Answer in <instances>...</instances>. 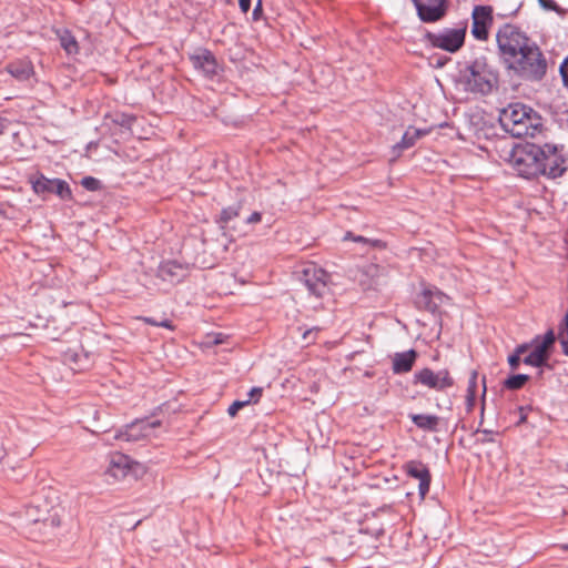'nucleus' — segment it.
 Wrapping results in <instances>:
<instances>
[{
  "mask_svg": "<svg viewBox=\"0 0 568 568\" xmlns=\"http://www.w3.org/2000/svg\"><path fill=\"white\" fill-rule=\"evenodd\" d=\"M424 297L427 298V308L435 311L439 305L444 304L448 297L437 290H426Z\"/></svg>",
  "mask_w": 568,
  "mask_h": 568,
  "instance_id": "nucleus-23",
  "label": "nucleus"
},
{
  "mask_svg": "<svg viewBox=\"0 0 568 568\" xmlns=\"http://www.w3.org/2000/svg\"><path fill=\"white\" fill-rule=\"evenodd\" d=\"M53 187L51 189V193L57 194L62 200L69 199L71 196V190L69 185L59 179H53Z\"/></svg>",
  "mask_w": 568,
  "mask_h": 568,
  "instance_id": "nucleus-25",
  "label": "nucleus"
},
{
  "mask_svg": "<svg viewBox=\"0 0 568 568\" xmlns=\"http://www.w3.org/2000/svg\"><path fill=\"white\" fill-rule=\"evenodd\" d=\"M191 61L194 68L202 71L205 75H213L217 71V63L215 61V58L207 50H196L191 55Z\"/></svg>",
  "mask_w": 568,
  "mask_h": 568,
  "instance_id": "nucleus-16",
  "label": "nucleus"
},
{
  "mask_svg": "<svg viewBox=\"0 0 568 568\" xmlns=\"http://www.w3.org/2000/svg\"><path fill=\"white\" fill-rule=\"evenodd\" d=\"M425 134H427L426 130L408 128L404 133L402 141L393 146V152L396 153L395 156H398L403 150L413 146L415 142Z\"/></svg>",
  "mask_w": 568,
  "mask_h": 568,
  "instance_id": "nucleus-20",
  "label": "nucleus"
},
{
  "mask_svg": "<svg viewBox=\"0 0 568 568\" xmlns=\"http://www.w3.org/2000/svg\"><path fill=\"white\" fill-rule=\"evenodd\" d=\"M476 381H477V373L473 372L470 379H469V386H468V395H467L468 405H473L475 402Z\"/></svg>",
  "mask_w": 568,
  "mask_h": 568,
  "instance_id": "nucleus-31",
  "label": "nucleus"
},
{
  "mask_svg": "<svg viewBox=\"0 0 568 568\" xmlns=\"http://www.w3.org/2000/svg\"><path fill=\"white\" fill-rule=\"evenodd\" d=\"M148 323L152 324V325H158V326H163V327H168V328H172V325L170 322L168 321H164V322H161V323H156V322H153L152 320L150 318H146L145 320Z\"/></svg>",
  "mask_w": 568,
  "mask_h": 568,
  "instance_id": "nucleus-41",
  "label": "nucleus"
},
{
  "mask_svg": "<svg viewBox=\"0 0 568 568\" xmlns=\"http://www.w3.org/2000/svg\"><path fill=\"white\" fill-rule=\"evenodd\" d=\"M9 73L20 81H24L33 73V68L28 61H18L8 65Z\"/></svg>",
  "mask_w": 568,
  "mask_h": 568,
  "instance_id": "nucleus-21",
  "label": "nucleus"
},
{
  "mask_svg": "<svg viewBox=\"0 0 568 568\" xmlns=\"http://www.w3.org/2000/svg\"><path fill=\"white\" fill-rule=\"evenodd\" d=\"M263 395V388L262 387H253L251 390L245 395L244 398L239 399L241 403H243V407L256 404L260 402L261 397Z\"/></svg>",
  "mask_w": 568,
  "mask_h": 568,
  "instance_id": "nucleus-26",
  "label": "nucleus"
},
{
  "mask_svg": "<svg viewBox=\"0 0 568 568\" xmlns=\"http://www.w3.org/2000/svg\"><path fill=\"white\" fill-rule=\"evenodd\" d=\"M499 122L515 138L535 136L541 126L538 113L523 103H511L503 109Z\"/></svg>",
  "mask_w": 568,
  "mask_h": 568,
  "instance_id": "nucleus-2",
  "label": "nucleus"
},
{
  "mask_svg": "<svg viewBox=\"0 0 568 568\" xmlns=\"http://www.w3.org/2000/svg\"><path fill=\"white\" fill-rule=\"evenodd\" d=\"M186 275V270L176 262L168 261L160 265L158 276L169 284L179 283Z\"/></svg>",
  "mask_w": 568,
  "mask_h": 568,
  "instance_id": "nucleus-17",
  "label": "nucleus"
},
{
  "mask_svg": "<svg viewBox=\"0 0 568 568\" xmlns=\"http://www.w3.org/2000/svg\"><path fill=\"white\" fill-rule=\"evenodd\" d=\"M483 385H484V386H483V394L485 395V393H486L485 378H483Z\"/></svg>",
  "mask_w": 568,
  "mask_h": 568,
  "instance_id": "nucleus-47",
  "label": "nucleus"
},
{
  "mask_svg": "<svg viewBox=\"0 0 568 568\" xmlns=\"http://www.w3.org/2000/svg\"><path fill=\"white\" fill-rule=\"evenodd\" d=\"M497 81L496 71L484 57L475 59L462 71V82L471 92L487 94L493 91Z\"/></svg>",
  "mask_w": 568,
  "mask_h": 568,
  "instance_id": "nucleus-3",
  "label": "nucleus"
},
{
  "mask_svg": "<svg viewBox=\"0 0 568 568\" xmlns=\"http://www.w3.org/2000/svg\"><path fill=\"white\" fill-rule=\"evenodd\" d=\"M538 1H539V4L545 10L558 11V7H557V4H556V2L554 0H538Z\"/></svg>",
  "mask_w": 568,
  "mask_h": 568,
  "instance_id": "nucleus-36",
  "label": "nucleus"
},
{
  "mask_svg": "<svg viewBox=\"0 0 568 568\" xmlns=\"http://www.w3.org/2000/svg\"><path fill=\"white\" fill-rule=\"evenodd\" d=\"M547 156H561L559 148L554 144H545L542 149H539V158L546 160Z\"/></svg>",
  "mask_w": 568,
  "mask_h": 568,
  "instance_id": "nucleus-30",
  "label": "nucleus"
},
{
  "mask_svg": "<svg viewBox=\"0 0 568 568\" xmlns=\"http://www.w3.org/2000/svg\"><path fill=\"white\" fill-rule=\"evenodd\" d=\"M509 163L513 170L525 179L535 178L542 171L539 149L535 146L515 149Z\"/></svg>",
  "mask_w": 568,
  "mask_h": 568,
  "instance_id": "nucleus-4",
  "label": "nucleus"
},
{
  "mask_svg": "<svg viewBox=\"0 0 568 568\" xmlns=\"http://www.w3.org/2000/svg\"><path fill=\"white\" fill-rule=\"evenodd\" d=\"M466 28L444 29L440 32L429 34L430 43L438 49L456 52L465 41Z\"/></svg>",
  "mask_w": 568,
  "mask_h": 568,
  "instance_id": "nucleus-5",
  "label": "nucleus"
},
{
  "mask_svg": "<svg viewBox=\"0 0 568 568\" xmlns=\"http://www.w3.org/2000/svg\"><path fill=\"white\" fill-rule=\"evenodd\" d=\"M239 4L243 12H247L251 7V0H239Z\"/></svg>",
  "mask_w": 568,
  "mask_h": 568,
  "instance_id": "nucleus-39",
  "label": "nucleus"
},
{
  "mask_svg": "<svg viewBox=\"0 0 568 568\" xmlns=\"http://www.w3.org/2000/svg\"><path fill=\"white\" fill-rule=\"evenodd\" d=\"M412 420L416 424V426H432L439 423L438 417L434 415H413Z\"/></svg>",
  "mask_w": 568,
  "mask_h": 568,
  "instance_id": "nucleus-28",
  "label": "nucleus"
},
{
  "mask_svg": "<svg viewBox=\"0 0 568 568\" xmlns=\"http://www.w3.org/2000/svg\"><path fill=\"white\" fill-rule=\"evenodd\" d=\"M567 65H568V58H567V59H565V61H564V62L561 63V65H560V73H561V75H562V78H564V81H565L566 83H568V80H567V73H566V68H567Z\"/></svg>",
  "mask_w": 568,
  "mask_h": 568,
  "instance_id": "nucleus-40",
  "label": "nucleus"
},
{
  "mask_svg": "<svg viewBox=\"0 0 568 568\" xmlns=\"http://www.w3.org/2000/svg\"><path fill=\"white\" fill-rule=\"evenodd\" d=\"M406 474L413 478L418 479V493L424 498L430 486V474L425 464L418 460H410L405 464Z\"/></svg>",
  "mask_w": 568,
  "mask_h": 568,
  "instance_id": "nucleus-13",
  "label": "nucleus"
},
{
  "mask_svg": "<svg viewBox=\"0 0 568 568\" xmlns=\"http://www.w3.org/2000/svg\"><path fill=\"white\" fill-rule=\"evenodd\" d=\"M312 430L313 432L308 433V436L311 437L312 440H315V433H321V428L315 427V428H312Z\"/></svg>",
  "mask_w": 568,
  "mask_h": 568,
  "instance_id": "nucleus-43",
  "label": "nucleus"
},
{
  "mask_svg": "<svg viewBox=\"0 0 568 568\" xmlns=\"http://www.w3.org/2000/svg\"><path fill=\"white\" fill-rule=\"evenodd\" d=\"M520 423H528V420L526 419V417L521 416L520 417Z\"/></svg>",
  "mask_w": 568,
  "mask_h": 568,
  "instance_id": "nucleus-48",
  "label": "nucleus"
},
{
  "mask_svg": "<svg viewBox=\"0 0 568 568\" xmlns=\"http://www.w3.org/2000/svg\"><path fill=\"white\" fill-rule=\"evenodd\" d=\"M136 467H139L138 463L133 462L129 456L116 452L108 457L105 475L114 480H121L128 475L135 473Z\"/></svg>",
  "mask_w": 568,
  "mask_h": 568,
  "instance_id": "nucleus-7",
  "label": "nucleus"
},
{
  "mask_svg": "<svg viewBox=\"0 0 568 568\" xmlns=\"http://www.w3.org/2000/svg\"><path fill=\"white\" fill-rule=\"evenodd\" d=\"M527 379H528L527 375L518 374V375H514V376L509 377L505 382V385H506V387H508L510 389H518L521 386H524V384L527 382Z\"/></svg>",
  "mask_w": 568,
  "mask_h": 568,
  "instance_id": "nucleus-29",
  "label": "nucleus"
},
{
  "mask_svg": "<svg viewBox=\"0 0 568 568\" xmlns=\"http://www.w3.org/2000/svg\"><path fill=\"white\" fill-rule=\"evenodd\" d=\"M416 358L417 353L414 349H409L403 353H395L393 356V372L395 374H403L409 372Z\"/></svg>",
  "mask_w": 568,
  "mask_h": 568,
  "instance_id": "nucleus-19",
  "label": "nucleus"
},
{
  "mask_svg": "<svg viewBox=\"0 0 568 568\" xmlns=\"http://www.w3.org/2000/svg\"><path fill=\"white\" fill-rule=\"evenodd\" d=\"M349 239H352L355 242H359V243H363V244H369V245H374V246L379 244V241H371V240H368L366 237H363V236H352L351 233H347L345 235L344 240H349Z\"/></svg>",
  "mask_w": 568,
  "mask_h": 568,
  "instance_id": "nucleus-34",
  "label": "nucleus"
},
{
  "mask_svg": "<svg viewBox=\"0 0 568 568\" xmlns=\"http://www.w3.org/2000/svg\"><path fill=\"white\" fill-rule=\"evenodd\" d=\"M303 281L307 290L317 297L324 296L328 291V274L315 265H308L304 268Z\"/></svg>",
  "mask_w": 568,
  "mask_h": 568,
  "instance_id": "nucleus-9",
  "label": "nucleus"
},
{
  "mask_svg": "<svg viewBox=\"0 0 568 568\" xmlns=\"http://www.w3.org/2000/svg\"><path fill=\"white\" fill-rule=\"evenodd\" d=\"M260 10H261V1H258L257 6L255 7L254 12H253L255 19L257 18V13Z\"/></svg>",
  "mask_w": 568,
  "mask_h": 568,
  "instance_id": "nucleus-44",
  "label": "nucleus"
},
{
  "mask_svg": "<svg viewBox=\"0 0 568 568\" xmlns=\"http://www.w3.org/2000/svg\"><path fill=\"white\" fill-rule=\"evenodd\" d=\"M312 333H313V331H312V329L306 331V332L303 334V338H304V339H307V338H308V336H310Z\"/></svg>",
  "mask_w": 568,
  "mask_h": 568,
  "instance_id": "nucleus-45",
  "label": "nucleus"
},
{
  "mask_svg": "<svg viewBox=\"0 0 568 568\" xmlns=\"http://www.w3.org/2000/svg\"><path fill=\"white\" fill-rule=\"evenodd\" d=\"M471 34L477 40L488 38V30L493 24V8L489 6H476L471 12Z\"/></svg>",
  "mask_w": 568,
  "mask_h": 568,
  "instance_id": "nucleus-8",
  "label": "nucleus"
},
{
  "mask_svg": "<svg viewBox=\"0 0 568 568\" xmlns=\"http://www.w3.org/2000/svg\"><path fill=\"white\" fill-rule=\"evenodd\" d=\"M415 383H420L424 386L436 390H443L453 385V379L446 369L433 372L429 368H423L415 375Z\"/></svg>",
  "mask_w": 568,
  "mask_h": 568,
  "instance_id": "nucleus-10",
  "label": "nucleus"
},
{
  "mask_svg": "<svg viewBox=\"0 0 568 568\" xmlns=\"http://www.w3.org/2000/svg\"><path fill=\"white\" fill-rule=\"evenodd\" d=\"M498 49L509 69L526 80L539 81L547 62L539 48L516 27L506 24L496 36Z\"/></svg>",
  "mask_w": 568,
  "mask_h": 568,
  "instance_id": "nucleus-1",
  "label": "nucleus"
},
{
  "mask_svg": "<svg viewBox=\"0 0 568 568\" xmlns=\"http://www.w3.org/2000/svg\"><path fill=\"white\" fill-rule=\"evenodd\" d=\"M541 169L542 171L540 173L551 179L560 178L568 171L562 155L547 156L546 160H541Z\"/></svg>",
  "mask_w": 568,
  "mask_h": 568,
  "instance_id": "nucleus-18",
  "label": "nucleus"
},
{
  "mask_svg": "<svg viewBox=\"0 0 568 568\" xmlns=\"http://www.w3.org/2000/svg\"><path fill=\"white\" fill-rule=\"evenodd\" d=\"M7 126H8V122L0 118V134H2L4 132Z\"/></svg>",
  "mask_w": 568,
  "mask_h": 568,
  "instance_id": "nucleus-42",
  "label": "nucleus"
},
{
  "mask_svg": "<svg viewBox=\"0 0 568 568\" xmlns=\"http://www.w3.org/2000/svg\"><path fill=\"white\" fill-rule=\"evenodd\" d=\"M464 434L459 437L460 443L464 446L470 447L476 443H485L491 442L495 435H498V432H495L493 428H462Z\"/></svg>",
  "mask_w": 568,
  "mask_h": 568,
  "instance_id": "nucleus-15",
  "label": "nucleus"
},
{
  "mask_svg": "<svg viewBox=\"0 0 568 568\" xmlns=\"http://www.w3.org/2000/svg\"><path fill=\"white\" fill-rule=\"evenodd\" d=\"M528 349L527 345H521L517 348L516 354L508 357V363L513 368H516L520 362V355Z\"/></svg>",
  "mask_w": 568,
  "mask_h": 568,
  "instance_id": "nucleus-32",
  "label": "nucleus"
},
{
  "mask_svg": "<svg viewBox=\"0 0 568 568\" xmlns=\"http://www.w3.org/2000/svg\"><path fill=\"white\" fill-rule=\"evenodd\" d=\"M32 189L37 194L45 196L47 194H51V189L53 187V179H47L43 175L31 181Z\"/></svg>",
  "mask_w": 568,
  "mask_h": 568,
  "instance_id": "nucleus-24",
  "label": "nucleus"
},
{
  "mask_svg": "<svg viewBox=\"0 0 568 568\" xmlns=\"http://www.w3.org/2000/svg\"><path fill=\"white\" fill-rule=\"evenodd\" d=\"M31 520H32L33 523H38V521H40V520H41V518H33V519H31Z\"/></svg>",
  "mask_w": 568,
  "mask_h": 568,
  "instance_id": "nucleus-49",
  "label": "nucleus"
},
{
  "mask_svg": "<svg viewBox=\"0 0 568 568\" xmlns=\"http://www.w3.org/2000/svg\"><path fill=\"white\" fill-rule=\"evenodd\" d=\"M159 424H160L159 422H151V423L149 424V426L155 427V426H159Z\"/></svg>",
  "mask_w": 568,
  "mask_h": 568,
  "instance_id": "nucleus-46",
  "label": "nucleus"
},
{
  "mask_svg": "<svg viewBox=\"0 0 568 568\" xmlns=\"http://www.w3.org/2000/svg\"><path fill=\"white\" fill-rule=\"evenodd\" d=\"M446 0H413L420 20L434 22L445 14Z\"/></svg>",
  "mask_w": 568,
  "mask_h": 568,
  "instance_id": "nucleus-12",
  "label": "nucleus"
},
{
  "mask_svg": "<svg viewBox=\"0 0 568 568\" xmlns=\"http://www.w3.org/2000/svg\"><path fill=\"white\" fill-rule=\"evenodd\" d=\"M556 341L554 331H548L541 338L534 341L532 351L524 358V363L531 366H541L546 364L549 357V351Z\"/></svg>",
  "mask_w": 568,
  "mask_h": 568,
  "instance_id": "nucleus-6",
  "label": "nucleus"
},
{
  "mask_svg": "<svg viewBox=\"0 0 568 568\" xmlns=\"http://www.w3.org/2000/svg\"><path fill=\"white\" fill-rule=\"evenodd\" d=\"M61 47L68 54H77L79 52V45L75 38L68 31L62 30L58 32Z\"/></svg>",
  "mask_w": 568,
  "mask_h": 568,
  "instance_id": "nucleus-22",
  "label": "nucleus"
},
{
  "mask_svg": "<svg viewBox=\"0 0 568 568\" xmlns=\"http://www.w3.org/2000/svg\"><path fill=\"white\" fill-rule=\"evenodd\" d=\"M242 408H244V407H243V403H241V402L237 399V400H235V402H234V403L229 407L227 413H229V415H230V416H235V415H236V413H237L240 409H242Z\"/></svg>",
  "mask_w": 568,
  "mask_h": 568,
  "instance_id": "nucleus-37",
  "label": "nucleus"
},
{
  "mask_svg": "<svg viewBox=\"0 0 568 568\" xmlns=\"http://www.w3.org/2000/svg\"><path fill=\"white\" fill-rule=\"evenodd\" d=\"M240 213V206H230L222 211L219 223L221 224V227L224 229V225L233 220L234 217L239 216Z\"/></svg>",
  "mask_w": 568,
  "mask_h": 568,
  "instance_id": "nucleus-27",
  "label": "nucleus"
},
{
  "mask_svg": "<svg viewBox=\"0 0 568 568\" xmlns=\"http://www.w3.org/2000/svg\"><path fill=\"white\" fill-rule=\"evenodd\" d=\"M103 435L102 439L108 444H111V437L116 442L138 443L146 436L143 428H109Z\"/></svg>",
  "mask_w": 568,
  "mask_h": 568,
  "instance_id": "nucleus-14",
  "label": "nucleus"
},
{
  "mask_svg": "<svg viewBox=\"0 0 568 568\" xmlns=\"http://www.w3.org/2000/svg\"><path fill=\"white\" fill-rule=\"evenodd\" d=\"M387 272L377 264H367L358 273L357 280L364 288H375L386 283Z\"/></svg>",
  "mask_w": 568,
  "mask_h": 568,
  "instance_id": "nucleus-11",
  "label": "nucleus"
},
{
  "mask_svg": "<svg viewBox=\"0 0 568 568\" xmlns=\"http://www.w3.org/2000/svg\"><path fill=\"white\" fill-rule=\"evenodd\" d=\"M223 342H224V336L219 333V334L207 336L205 344L207 346H214V345L222 344Z\"/></svg>",
  "mask_w": 568,
  "mask_h": 568,
  "instance_id": "nucleus-35",
  "label": "nucleus"
},
{
  "mask_svg": "<svg viewBox=\"0 0 568 568\" xmlns=\"http://www.w3.org/2000/svg\"><path fill=\"white\" fill-rule=\"evenodd\" d=\"M262 219V215L260 212H253L246 220L247 224H255L258 223Z\"/></svg>",
  "mask_w": 568,
  "mask_h": 568,
  "instance_id": "nucleus-38",
  "label": "nucleus"
},
{
  "mask_svg": "<svg viewBox=\"0 0 568 568\" xmlns=\"http://www.w3.org/2000/svg\"><path fill=\"white\" fill-rule=\"evenodd\" d=\"M81 184L89 191H95L100 186V182L92 176L83 178Z\"/></svg>",
  "mask_w": 568,
  "mask_h": 568,
  "instance_id": "nucleus-33",
  "label": "nucleus"
}]
</instances>
